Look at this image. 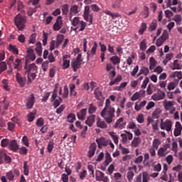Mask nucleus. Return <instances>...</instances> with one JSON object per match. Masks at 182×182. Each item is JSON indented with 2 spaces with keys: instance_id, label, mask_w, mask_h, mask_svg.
<instances>
[{
  "instance_id": "nucleus-4",
  "label": "nucleus",
  "mask_w": 182,
  "mask_h": 182,
  "mask_svg": "<svg viewBox=\"0 0 182 182\" xmlns=\"http://www.w3.org/2000/svg\"><path fill=\"white\" fill-rule=\"evenodd\" d=\"M83 18L87 22L93 23V15L90 14V7L89 6H85Z\"/></svg>"
},
{
  "instance_id": "nucleus-1",
  "label": "nucleus",
  "mask_w": 182,
  "mask_h": 182,
  "mask_svg": "<svg viewBox=\"0 0 182 182\" xmlns=\"http://www.w3.org/2000/svg\"><path fill=\"white\" fill-rule=\"evenodd\" d=\"M114 113H116V109H114V107L112 106L110 99H107L105 100V107L100 112L101 117H102L107 123L110 124L113 122Z\"/></svg>"
},
{
  "instance_id": "nucleus-37",
  "label": "nucleus",
  "mask_w": 182,
  "mask_h": 182,
  "mask_svg": "<svg viewBox=\"0 0 182 182\" xmlns=\"http://www.w3.org/2000/svg\"><path fill=\"white\" fill-rule=\"evenodd\" d=\"M156 29H157V20L154 19L149 26V31L153 32V31H156Z\"/></svg>"
},
{
  "instance_id": "nucleus-25",
  "label": "nucleus",
  "mask_w": 182,
  "mask_h": 182,
  "mask_svg": "<svg viewBox=\"0 0 182 182\" xmlns=\"http://www.w3.org/2000/svg\"><path fill=\"white\" fill-rule=\"evenodd\" d=\"M97 126L100 129H107V124H106V122L102 121L100 118L97 119Z\"/></svg>"
},
{
  "instance_id": "nucleus-17",
  "label": "nucleus",
  "mask_w": 182,
  "mask_h": 182,
  "mask_svg": "<svg viewBox=\"0 0 182 182\" xmlns=\"http://www.w3.org/2000/svg\"><path fill=\"white\" fill-rule=\"evenodd\" d=\"M96 50H97V43L94 42V46L91 48V50L87 52V58H93L96 55Z\"/></svg>"
},
{
  "instance_id": "nucleus-33",
  "label": "nucleus",
  "mask_w": 182,
  "mask_h": 182,
  "mask_svg": "<svg viewBox=\"0 0 182 182\" xmlns=\"http://www.w3.org/2000/svg\"><path fill=\"white\" fill-rule=\"evenodd\" d=\"M112 161H113V159H112L110 154H109V152H107L105 155V166H109V164H110Z\"/></svg>"
},
{
  "instance_id": "nucleus-5",
  "label": "nucleus",
  "mask_w": 182,
  "mask_h": 182,
  "mask_svg": "<svg viewBox=\"0 0 182 182\" xmlns=\"http://www.w3.org/2000/svg\"><path fill=\"white\" fill-rule=\"evenodd\" d=\"M35 95L33 94H31V95H29L26 100V107L28 109H31L33 107L34 105H35Z\"/></svg>"
},
{
  "instance_id": "nucleus-18",
  "label": "nucleus",
  "mask_w": 182,
  "mask_h": 182,
  "mask_svg": "<svg viewBox=\"0 0 182 182\" xmlns=\"http://www.w3.org/2000/svg\"><path fill=\"white\" fill-rule=\"evenodd\" d=\"M163 106L166 112H168L170 109L173 108L174 106V102L173 101H167V100H165L163 102Z\"/></svg>"
},
{
  "instance_id": "nucleus-29",
  "label": "nucleus",
  "mask_w": 182,
  "mask_h": 182,
  "mask_svg": "<svg viewBox=\"0 0 182 182\" xmlns=\"http://www.w3.org/2000/svg\"><path fill=\"white\" fill-rule=\"evenodd\" d=\"M35 114H36V109H33V112H30L27 115L28 122L32 123L35 120Z\"/></svg>"
},
{
  "instance_id": "nucleus-14",
  "label": "nucleus",
  "mask_w": 182,
  "mask_h": 182,
  "mask_svg": "<svg viewBox=\"0 0 182 182\" xmlns=\"http://www.w3.org/2000/svg\"><path fill=\"white\" fill-rule=\"evenodd\" d=\"M95 120L96 115L91 114L87 117V119L85 120V124H87V126H89V127H92V126H93V124H95Z\"/></svg>"
},
{
  "instance_id": "nucleus-41",
  "label": "nucleus",
  "mask_w": 182,
  "mask_h": 182,
  "mask_svg": "<svg viewBox=\"0 0 182 182\" xmlns=\"http://www.w3.org/2000/svg\"><path fill=\"white\" fill-rule=\"evenodd\" d=\"M171 68L173 70L181 69V67L180 66V64H178V60H175L173 61V65L171 66Z\"/></svg>"
},
{
  "instance_id": "nucleus-49",
  "label": "nucleus",
  "mask_w": 182,
  "mask_h": 182,
  "mask_svg": "<svg viewBox=\"0 0 182 182\" xmlns=\"http://www.w3.org/2000/svg\"><path fill=\"white\" fill-rule=\"evenodd\" d=\"M139 48L141 50H146V49H147V42L146 41V39H144L142 41H141Z\"/></svg>"
},
{
  "instance_id": "nucleus-12",
  "label": "nucleus",
  "mask_w": 182,
  "mask_h": 182,
  "mask_svg": "<svg viewBox=\"0 0 182 182\" xmlns=\"http://www.w3.org/2000/svg\"><path fill=\"white\" fill-rule=\"evenodd\" d=\"M9 150H11V151H17V150H19V146L18 145L16 140L13 139L10 141L9 144Z\"/></svg>"
},
{
  "instance_id": "nucleus-3",
  "label": "nucleus",
  "mask_w": 182,
  "mask_h": 182,
  "mask_svg": "<svg viewBox=\"0 0 182 182\" xmlns=\"http://www.w3.org/2000/svg\"><path fill=\"white\" fill-rule=\"evenodd\" d=\"M14 23L18 31L25 29V27L26 26V17L21 16V14H18L14 18Z\"/></svg>"
},
{
  "instance_id": "nucleus-56",
  "label": "nucleus",
  "mask_w": 182,
  "mask_h": 182,
  "mask_svg": "<svg viewBox=\"0 0 182 182\" xmlns=\"http://www.w3.org/2000/svg\"><path fill=\"white\" fill-rule=\"evenodd\" d=\"M78 25H80L78 26L80 28L79 32H83L84 29H86V22L81 21Z\"/></svg>"
},
{
  "instance_id": "nucleus-7",
  "label": "nucleus",
  "mask_w": 182,
  "mask_h": 182,
  "mask_svg": "<svg viewBox=\"0 0 182 182\" xmlns=\"http://www.w3.org/2000/svg\"><path fill=\"white\" fill-rule=\"evenodd\" d=\"M170 149V145L168 144H166L163 147L159 148L157 151V154L159 157H166L168 152H167V149Z\"/></svg>"
},
{
  "instance_id": "nucleus-21",
  "label": "nucleus",
  "mask_w": 182,
  "mask_h": 182,
  "mask_svg": "<svg viewBox=\"0 0 182 182\" xmlns=\"http://www.w3.org/2000/svg\"><path fill=\"white\" fill-rule=\"evenodd\" d=\"M13 65L14 66V69H16L18 72H20V70H22V60L16 58L13 63Z\"/></svg>"
},
{
  "instance_id": "nucleus-46",
  "label": "nucleus",
  "mask_w": 182,
  "mask_h": 182,
  "mask_svg": "<svg viewBox=\"0 0 182 182\" xmlns=\"http://www.w3.org/2000/svg\"><path fill=\"white\" fill-rule=\"evenodd\" d=\"M140 139L139 137H134V139L132 141V146L133 147H137L139 144H140Z\"/></svg>"
},
{
  "instance_id": "nucleus-34",
  "label": "nucleus",
  "mask_w": 182,
  "mask_h": 182,
  "mask_svg": "<svg viewBox=\"0 0 182 182\" xmlns=\"http://www.w3.org/2000/svg\"><path fill=\"white\" fill-rule=\"evenodd\" d=\"M161 144V141H160V139H154L152 142V149H155V150H157V149H159V146Z\"/></svg>"
},
{
  "instance_id": "nucleus-11",
  "label": "nucleus",
  "mask_w": 182,
  "mask_h": 182,
  "mask_svg": "<svg viewBox=\"0 0 182 182\" xmlns=\"http://www.w3.org/2000/svg\"><path fill=\"white\" fill-rule=\"evenodd\" d=\"M16 79L21 87H23L26 83V79L23 78L19 73H17L16 75Z\"/></svg>"
},
{
  "instance_id": "nucleus-20",
  "label": "nucleus",
  "mask_w": 182,
  "mask_h": 182,
  "mask_svg": "<svg viewBox=\"0 0 182 182\" xmlns=\"http://www.w3.org/2000/svg\"><path fill=\"white\" fill-rule=\"evenodd\" d=\"M95 151H96V144L92 143V144H91V145L89 148L87 157H89V159H92V156H95Z\"/></svg>"
},
{
  "instance_id": "nucleus-40",
  "label": "nucleus",
  "mask_w": 182,
  "mask_h": 182,
  "mask_svg": "<svg viewBox=\"0 0 182 182\" xmlns=\"http://www.w3.org/2000/svg\"><path fill=\"white\" fill-rule=\"evenodd\" d=\"M95 82H91L90 87L89 86L88 83H85L83 85V90H89V89H91V90H93V87H95Z\"/></svg>"
},
{
  "instance_id": "nucleus-13",
  "label": "nucleus",
  "mask_w": 182,
  "mask_h": 182,
  "mask_svg": "<svg viewBox=\"0 0 182 182\" xmlns=\"http://www.w3.org/2000/svg\"><path fill=\"white\" fill-rule=\"evenodd\" d=\"M87 114V109L82 108L80 112H77V117L79 120H85L86 119V115Z\"/></svg>"
},
{
  "instance_id": "nucleus-27",
  "label": "nucleus",
  "mask_w": 182,
  "mask_h": 182,
  "mask_svg": "<svg viewBox=\"0 0 182 182\" xmlns=\"http://www.w3.org/2000/svg\"><path fill=\"white\" fill-rule=\"evenodd\" d=\"M9 52H12L14 55H19V50H18V48L15 45L9 44Z\"/></svg>"
},
{
  "instance_id": "nucleus-31",
  "label": "nucleus",
  "mask_w": 182,
  "mask_h": 182,
  "mask_svg": "<svg viewBox=\"0 0 182 182\" xmlns=\"http://www.w3.org/2000/svg\"><path fill=\"white\" fill-rule=\"evenodd\" d=\"M79 6L77 5H73L70 8V18H72V15L74 14V15H76L79 14Z\"/></svg>"
},
{
  "instance_id": "nucleus-10",
  "label": "nucleus",
  "mask_w": 182,
  "mask_h": 182,
  "mask_svg": "<svg viewBox=\"0 0 182 182\" xmlns=\"http://www.w3.org/2000/svg\"><path fill=\"white\" fill-rule=\"evenodd\" d=\"M96 141L98 144L99 149H102V146L106 147L107 146H109V139H105V137H101L100 139H97Z\"/></svg>"
},
{
  "instance_id": "nucleus-19",
  "label": "nucleus",
  "mask_w": 182,
  "mask_h": 182,
  "mask_svg": "<svg viewBox=\"0 0 182 182\" xmlns=\"http://www.w3.org/2000/svg\"><path fill=\"white\" fill-rule=\"evenodd\" d=\"M59 95H62L63 99H68L69 96V88H68V85L64 86L63 92H62V87H60Z\"/></svg>"
},
{
  "instance_id": "nucleus-8",
  "label": "nucleus",
  "mask_w": 182,
  "mask_h": 182,
  "mask_svg": "<svg viewBox=\"0 0 182 182\" xmlns=\"http://www.w3.org/2000/svg\"><path fill=\"white\" fill-rule=\"evenodd\" d=\"M63 25V21H62V16H59L57 19L55 23L53 24V28L54 31H60V29L62 28V26Z\"/></svg>"
},
{
  "instance_id": "nucleus-44",
  "label": "nucleus",
  "mask_w": 182,
  "mask_h": 182,
  "mask_svg": "<svg viewBox=\"0 0 182 182\" xmlns=\"http://www.w3.org/2000/svg\"><path fill=\"white\" fill-rule=\"evenodd\" d=\"M160 113H161V110L160 109H156L152 113V118L159 119L160 117Z\"/></svg>"
},
{
  "instance_id": "nucleus-50",
  "label": "nucleus",
  "mask_w": 182,
  "mask_h": 182,
  "mask_svg": "<svg viewBox=\"0 0 182 182\" xmlns=\"http://www.w3.org/2000/svg\"><path fill=\"white\" fill-rule=\"evenodd\" d=\"M57 97H58V85H55L51 96V100H55V99H58Z\"/></svg>"
},
{
  "instance_id": "nucleus-16",
  "label": "nucleus",
  "mask_w": 182,
  "mask_h": 182,
  "mask_svg": "<svg viewBox=\"0 0 182 182\" xmlns=\"http://www.w3.org/2000/svg\"><path fill=\"white\" fill-rule=\"evenodd\" d=\"M181 130H182L181 123H180V122H176L175 125L174 132H173L175 137H177V136H180V134H181Z\"/></svg>"
},
{
  "instance_id": "nucleus-53",
  "label": "nucleus",
  "mask_w": 182,
  "mask_h": 182,
  "mask_svg": "<svg viewBox=\"0 0 182 182\" xmlns=\"http://www.w3.org/2000/svg\"><path fill=\"white\" fill-rule=\"evenodd\" d=\"M80 22H82V21L79 19V17H74L72 20L71 23L73 26H77V25H79Z\"/></svg>"
},
{
  "instance_id": "nucleus-47",
  "label": "nucleus",
  "mask_w": 182,
  "mask_h": 182,
  "mask_svg": "<svg viewBox=\"0 0 182 182\" xmlns=\"http://www.w3.org/2000/svg\"><path fill=\"white\" fill-rule=\"evenodd\" d=\"M173 21H176V25H181L182 18L179 14H176L173 17Z\"/></svg>"
},
{
  "instance_id": "nucleus-43",
  "label": "nucleus",
  "mask_w": 182,
  "mask_h": 182,
  "mask_svg": "<svg viewBox=\"0 0 182 182\" xmlns=\"http://www.w3.org/2000/svg\"><path fill=\"white\" fill-rule=\"evenodd\" d=\"M112 182H122V173H115L114 174V181Z\"/></svg>"
},
{
  "instance_id": "nucleus-9",
  "label": "nucleus",
  "mask_w": 182,
  "mask_h": 182,
  "mask_svg": "<svg viewBox=\"0 0 182 182\" xmlns=\"http://www.w3.org/2000/svg\"><path fill=\"white\" fill-rule=\"evenodd\" d=\"M96 178L97 181H103L107 182L109 181V178L107 176H105V173L100 171H97L96 173Z\"/></svg>"
},
{
  "instance_id": "nucleus-57",
  "label": "nucleus",
  "mask_w": 182,
  "mask_h": 182,
  "mask_svg": "<svg viewBox=\"0 0 182 182\" xmlns=\"http://www.w3.org/2000/svg\"><path fill=\"white\" fill-rule=\"evenodd\" d=\"M146 29H147V24H146V23H142L141 28L139 31V33H140V35H143V33H144V31H146Z\"/></svg>"
},
{
  "instance_id": "nucleus-6",
  "label": "nucleus",
  "mask_w": 182,
  "mask_h": 182,
  "mask_svg": "<svg viewBox=\"0 0 182 182\" xmlns=\"http://www.w3.org/2000/svg\"><path fill=\"white\" fill-rule=\"evenodd\" d=\"M160 127L161 130L170 132L171 130V127H173V122L170 119H166L165 122H161Z\"/></svg>"
},
{
  "instance_id": "nucleus-64",
  "label": "nucleus",
  "mask_w": 182,
  "mask_h": 182,
  "mask_svg": "<svg viewBox=\"0 0 182 182\" xmlns=\"http://www.w3.org/2000/svg\"><path fill=\"white\" fill-rule=\"evenodd\" d=\"M113 171H114V165L110 164L107 168V174H109V176H112V174H113Z\"/></svg>"
},
{
  "instance_id": "nucleus-38",
  "label": "nucleus",
  "mask_w": 182,
  "mask_h": 182,
  "mask_svg": "<svg viewBox=\"0 0 182 182\" xmlns=\"http://www.w3.org/2000/svg\"><path fill=\"white\" fill-rule=\"evenodd\" d=\"M104 14H105L106 15H109L110 17H112V19H116V18H119V14L112 13L109 10L104 11Z\"/></svg>"
},
{
  "instance_id": "nucleus-28",
  "label": "nucleus",
  "mask_w": 182,
  "mask_h": 182,
  "mask_svg": "<svg viewBox=\"0 0 182 182\" xmlns=\"http://www.w3.org/2000/svg\"><path fill=\"white\" fill-rule=\"evenodd\" d=\"M35 50L38 56H42V43L40 41L36 43Z\"/></svg>"
},
{
  "instance_id": "nucleus-24",
  "label": "nucleus",
  "mask_w": 182,
  "mask_h": 182,
  "mask_svg": "<svg viewBox=\"0 0 182 182\" xmlns=\"http://www.w3.org/2000/svg\"><path fill=\"white\" fill-rule=\"evenodd\" d=\"M80 65H82L80 61H77L76 60L72 61L71 66L73 68L74 72H77V70L80 68Z\"/></svg>"
},
{
  "instance_id": "nucleus-63",
  "label": "nucleus",
  "mask_w": 182,
  "mask_h": 182,
  "mask_svg": "<svg viewBox=\"0 0 182 182\" xmlns=\"http://www.w3.org/2000/svg\"><path fill=\"white\" fill-rule=\"evenodd\" d=\"M6 63L5 62H1L0 63V75L2 73V72H4V70H6L7 69Z\"/></svg>"
},
{
  "instance_id": "nucleus-35",
  "label": "nucleus",
  "mask_w": 182,
  "mask_h": 182,
  "mask_svg": "<svg viewBox=\"0 0 182 182\" xmlns=\"http://www.w3.org/2000/svg\"><path fill=\"white\" fill-rule=\"evenodd\" d=\"M96 110H97V108L95 106V104L92 103L89 105V107H88L89 114H93V113H96Z\"/></svg>"
},
{
  "instance_id": "nucleus-30",
  "label": "nucleus",
  "mask_w": 182,
  "mask_h": 182,
  "mask_svg": "<svg viewBox=\"0 0 182 182\" xmlns=\"http://www.w3.org/2000/svg\"><path fill=\"white\" fill-rule=\"evenodd\" d=\"M149 73V68L147 67H142L140 69L139 74L137 75V77H139V76H140L141 75H144V76H147Z\"/></svg>"
},
{
  "instance_id": "nucleus-62",
  "label": "nucleus",
  "mask_w": 182,
  "mask_h": 182,
  "mask_svg": "<svg viewBox=\"0 0 182 182\" xmlns=\"http://www.w3.org/2000/svg\"><path fill=\"white\" fill-rule=\"evenodd\" d=\"M161 39L164 40L165 42L168 39V33L167 32V30H164L162 36L160 37Z\"/></svg>"
},
{
  "instance_id": "nucleus-51",
  "label": "nucleus",
  "mask_w": 182,
  "mask_h": 182,
  "mask_svg": "<svg viewBox=\"0 0 182 182\" xmlns=\"http://www.w3.org/2000/svg\"><path fill=\"white\" fill-rule=\"evenodd\" d=\"M36 42V33H33L30 36L28 43L33 45Z\"/></svg>"
},
{
  "instance_id": "nucleus-52",
  "label": "nucleus",
  "mask_w": 182,
  "mask_h": 182,
  "mask_svg": "<svg viewBox=\"0 0 182 182\" xmlns=\"http://www.w3.org/2000/svg\"><path fill=\"white\" fill-rule=\"evenodd\" d=\"M109 135L111 136V137H112V140L114 141L115 144H118V143H119V136H117V135H116V133L109 132Z\"/></svg>"
},
{
  "instance_id": "nucleus-45",
  "label": "nucleus",
  "mask_w": 182,
  "mask_h": 182,
  "mask_svg": "<svg viewBox=\"0 0 182 182\" xmlns=\"http://www.w3.org/2000/svg\"><path fill=\"white\" fill-rule=\"evenodd\" d=\"M6 176L8 180H9V181H14V180L15 178V175H14V172L12 171L7 172L6 173Z\"/></svg>"
},
{
  "instance_id": "nucleus-36",
  "label": "nucleus",
  "mask_w": 182,
  "mask_h": 182,
  "mask_svg": "<svg viewBox=\"0 0 182 182\" xmlns=\"http://www.w3.org/2000/svg\"><path fill=\"white\" fill-rule=\"evenodd\" d=\"M51 102H53L55 109H56V107H58L60 105V103H62V99L60 98V97H58L55 100H52Z\"/></svg>"
},
{
  "instance_id": "nucleus-42",
  "label": "nucleus",
  "mask_w": 182,
  "mask_h": 182,
  "mask_svg": "<svg viewBox=\"0 0 182 182\" xmlns=\"http://www.w3.org/2000/svg\"><path fill=\"white\" fill-rule=\"evenodd\" d=\"M23 173L25 176H29V166H28V161L23 162Z\"/></svg>"
},
{
  "instance_id": "nucleus-22",
  "label": "nucleus",
  "mask_w": 182,
  "mask_h": 182,
  "mask_svg": "<svg viewBox=\"0 0 182 182\" xmlns=\"http://www.w3.org/2000/svg\"><path fill=\"white\" fill-rule=\"evenodd\" d=\"M69 58L68 55L63 57V69H68L70 66V60L68 59Z\"/></svg>"
},
{
  "instance_id": "nucleus-48",
  "label": "nucleus",
  "mask_w": 182,
  "mask_h": 182,
  "mask_svg": "<svg viewBox=\"0 0 182 182\" xmlns=\"http://www.w3.org/2000/svg\"><path fill=\"white\" fill-rule=\"evenodd\" d=\"M133 177H134V172H133V171H129L127 173V178L128 181H133Z\"/></svg>"
},
{
  "instance_id": "nucleus-58",
  "label": "nucleus",
  "mask_w": 182,
  "mask_h": 182,
  "mask_svg": "<svg viewBox=\"0 0 182 182\" xmlns=\"http://www.w3.org/2000/svg\"><path fill=\"white\" fill-rule=\"evenodd\" d=\"M10 141L8 139H3L1 141V147H7V146H9Z\"/></svg>"
},
{
  "instance_id": "nucleus-61",
  "label": "nucleus",
  "mask_w": 182,
  "mask_h": 182,
  "mask_svg": "<svg viewBox=\"0 0 182 182\" xmlns=\"http://www.w3.org/2000/svg\"><path fill=\"white\" fill-rule=\"evenodd\" d=\"M62 11H63V14H64V15H68V13L69 12V5L63 4L62 6Z\"/></svg>"
},
{
  "instance_id": "nucleus-2",
  "label": "nucleus",
  "mask_w": 182,
  "mask_h": 182,
  "mask_svg": "<svg viewBox=\"0 0 182 182\" xmlns=\"http://www.w3.org/2000/svg\"><path fill=\"white\" fill-rule=\"evenodd\" d=\"M25 76H27V85H31L33 80H35L36 77V70H38V66L35 63L28 65L26 63L25 66Z\"/></svg>"
},
{
  "instance_id": "nucleus-23",
  "label": "nucleus",
  "mask_w": 182,
  "mask_h": 182,
  "mask_svg": "<svg viewBox=\"0 0 182 182\" xmlns=\"http://www.w3.org/2000/svg\"><path fill=\"white\" fill-rule=\"evenodd\" d=\"M164 97H166V93H164V92H162L161 93L154 94L152 95L153 100H156V101L163 100Z\"/></svg>"
},
{
  "instance_id": "nucleus-39",
  "label": "nucleus",
  "mask_w": 182,
  "mask_h": 182,
  "mask_svg": "<svg viewBox=\"0 0 182 182\" xmlns=\"http://www.w3.org/2000/svg\"><path fill=\"white\" fill-rule=\"evenodd\" d=\"M110 61L112 62L113 65H119L120 63V58L117 55H114L110 58Z\"/></svg>"
},
{
  "instance_id": "nucleus-54",
  "label": "nucleus",
  "mask_w": 182,
  "mask_h": 182,
  "mask_svg": "<svg viewBox=\"0 0 182 182\" xmlns=\"http://www.w3.org/2000/svg\"><path fill=\"white\" fill-rule=\"evenodd\" d=\"M149 180H150V176H149V173L147 172H143L142 182H149Z\"/></svg>"
},
{
  "instance_id": "nucleus-59",
  "label": "nucleus",
  "mask_w": 182,
  "mask_h": 182,
  "mask_svg": "<svg viewBox=\"0 0 182 182\" xmlns=\"http://www.w3.org/2000/svg\"><path fill=\"white\" fill-rule=\"evenodd\" d=\"M2 85H3V87H4V89H5V90H6L7 92H9V90H11V89L9 88V86H8V80H6V79L3 80Z\"/></svg>"
},
{
  "instance_id": "nucleus-32",
  "label": "nucleus",
  "mask_w": 182,
  "mask_h": 182,
  "mask_svg": "<svg viewBox=\"0 0 182 182\" xmlns=\"http://www.w3.org/2000/svg\"><path fill=\"white\" fill-rule=\"evenodd\" d=\"M76 120V115L73 113H70L67 117L68 123H74Z\"/></svg>"
},
{
  "instance_id": "nucleus-60",
  "label": "nucleus",
  "mask_w": 182,
  "mask_h": 182,
  "mask_svg": "<svg viewBox=\"0 0 182 182\" xmlns=\"http://www.w3.org/2000/svg\"><path fill=\"white\" fill-rule=\"evenodd\" d=\"M134 59V54L131 55L129 56L127 59V63L129 66H131V65H133V60Z\"/></svg>"
},
{
  "instance_id": "nucleus-26",
  "label": "nucleus",
  "mask_w": 182,
  "mask_h": 182,
  "mask_svg": "<svg viewBox=\"0 0 182 182\" xmlns=\"http://www.w3.org/2000/svg\"><path fill=\"white\" fill-rule=\"evenodd\" d=\"M156 66H157V61H156L154 58L151 57L149 58V70H154V69L156 68Z\"/></svg>"
},
{
  "instance_id": "nucleus-15",
  "label": "nucleus",
  "mask_w": 182,
  "mask_h": 182,
  "mask_svg": "<svg viewBox=\"0 0 182 182\" xmlns=\"http://www.w3.org/2000/svg\"><path fill=\"white\" fill-rule=\"evenodd\" d=\"M124 118L120 117L115 123V129H124L126 127V122H124Z\"/></svg>"
},
{
  "instance_id": "nucleus-55",
  "label": "nucleus",
  "mask_w": 182,
  "mask_h": 182,
  "mask_svg": "<svg viewBox=\"0 0 182 182\" xmlns=\"http://www.w3.org/2000/svg\"><path fill=\"white\" fill-rule=\"evenodd\" d=\"M36 124V126H38V127H42V126L45 124V120L43 119V118L40 117L37 119Z\"/></svg>"
}]
</instances>
